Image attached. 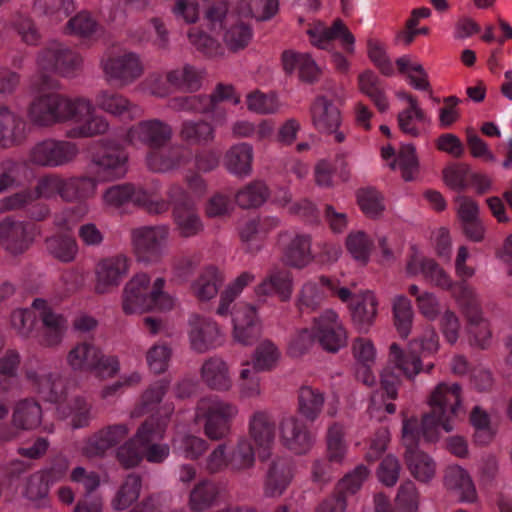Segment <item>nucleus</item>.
I'll return each mask as SVG.
<instances>
[{"label":"nucleus","instance_id":"obj_1","mask_svg":"<svg viewBox=\"0 0 512 512\" xmlns=\"http://www.w3.org/2000/svg\"><path fill=\"white\" fill-rule=\"evenodd\" d=\"M89 113L91 105L85 99L72 101L61 94L48 93L31 102L28 116L35 125L50 126L57 122H81Z\"/></svg>","mask_w":512,"mask_h":512},{"label":"nucleus","instance_id":"obj_2","mask_svg":"<svg viewBox=\"0 0 512 512\" xmlns=\"http://www.w3.org/2000/svg\"><path fill=\"white\" fill-rule=\"evenodd\" d=\"M165 280L157 278L150 285L146 273L136 274L123 291L122 308L126 315L150 311H167L173 307L172 298L163 291Z\"/></svg>","mask_w":512,"mask_h":512},{"label":"nucleus","instance_id":"obj_3","mask_svg":"<svg viewBox=\"0 0 512 512\" xmlns=\"http://www.w3.org/2000/svg\"><path fill=\"white\" fill-rule=\"evenodd\" d=\"M439 346L438 335L431 330L428 335L410 341L406 352L397 343H392L389 350L395 367L412 379L421 371L430 373L434 363L429 359L438 352Z\"/></svg>","mask_w":512,"mask_h":512},{"label":"nucleus","instance_id":"obj_4","mask_svg":"<svg viewBox=\"0 0 512 512\" xmlns=\"http://www.w3.org/2000/svg\"><path fill=\"white\" fill-rule=\"evenodd\" d=\"M461 386L457 383L448 386L440 383L431 393L429 405L431 411L425 413L421 419V435L427 442H436L439 439L438 426L445 415L446 406L449 405V412L456 415L461 404Z\"/></svg>","mask_w":512,"mask_h":512},{"label":"nucleus","instance_id":"obj_5","mask_svg":"<svg viewBox=\"0 0 512 512\" xmlns=\"http://www.w3.org/2000/svg\"><path fill=\"white\" fill-rule=\"evenodd\" d=\"M168 417L151 415L137 429L133 438L117 449V459L121 466L130 469L142 461L145 448L152 441L162 438Z\"/></svg>","mask_w":512,"mask_h":512},{"label":"nucleus","instance_id":"obj_6","mask_svg":"<svg viewBox=\"0 0 512 512\" xmlns=\"http://www.w3.org/2000/svg\"><path fill=\"white\" fill-rule=\"evenodd\" d=\"M168 197L178 235L189 238L199 234L203 230V224L193 199L177 186L169 190Z\"/></svg>","mask_w":512,"mask_h":512},{"label":"nucleus","instance_id":"obj_7","mask_svg":"<svg viewBox=\"0 0 512 512\" xmlns=\"http://www.w3.org/2000/svg\"><path fill=\"white\" fill-rule=\"evenodd\" d=\"M167 225L143 226L131 232L132 243L137 260L144 263L158 262L163 254V245L167 240Z\"/></svg>","mask_w":512,"mask_h":512},{"label":"nucleus","instance_id":"obj_8","mask_svg":"<svg viewBox=\"0 0 512 512\" xmlns=\"http://www.w3.org/2000/svg\"><path fill=\"white\" fill-rule=\"evenodd\" d=\"M97 174L106 181L123 178L128 171V154L119 145H104L92 155Z\"/></svg>","mask_w":512,"mask_h":512},{"label":"nucleus","instance_id":"obj_9","mask_svg":"<svg viewBox=\"0 0 512 512\" xmlns=\"http://www.w3.org/2000/svg\"><path fill=\"white\" fill-rule=\"evenodd\" d=\"M172 133L169 124L151 119L133 125L127 132V138L131 143L139 142L154 151L164 147L171 140Z\"/></svg>","mask_w":512,"mask_h":512},{"label":"nucleus","instance_id":"obj_10","mask_svg":"<svg viewBox=\"0 0 512 512\" xmlns=\"http://www.w3.org/2000/svg\"><path fill=\"white\" fill-rule=\"evenodd\" d=\"M76 145L67 141L45 140L31 151V161L37 165L56 167L72 161L77 155Z\"/></svg>","mask_w":512,"mask_h":512},{"label":"nucleus","instance_id":"obj_11","mask_svg":"<svg viewBox=\"0 0 512 512\" xmlns=\"http://www.w3.org/2000/svg\"><path fill=\"white\" fill-rule=\"evenodd\" d=\"M103 69L107 77L116 80L120 86L132 83L143 74L139 56L133 52L108 58Z\"/></svg>","mask_w":512,"mask_h":512},{"label":"nucleus","instance_id":"obj_12","mask_svg":"<svg viewBox=\"0 0 512 512\" xmlns=\"http://www.w3.org/2000/svg\"><path fill=\"white\" fill-rule=\"evenodd\" d=\"M78 64V56L58 42H52L38 56L39 68L45 71H55L67 75Z\"/></svg>","mask_w":512,"mask_h":512},{"label":"nucleus","instance_id":"obj_13","mask_svg":"<svg viewBox=\"0 0 512 512\" xmlns=\"http://www.w3.org/2000/svg\"><path fill=\"white\" fill-rule=\"evenodd\" d=\"M234 414V407L226 402L214 400L204 411V430L207 437L219 441L228 435L230 420Z\"/></svg>","mask_w":512,"mask_h":512},{"label":"nucleus","instance_id":"obj_14","mask_svg":"<svg viewBox=\"0 0 512 512\" xmlns=\"http://www.w3.org/2000/svg\"><path fill=\"white\" fill-rule=\"evenodd\" d=\"M337 315L328 311L315 320L316 338L322 348L335 353L346 344L347 336L343 327L336 322Z\"/></svg>","mask_w":512,"mask_h":512},{"label":"nucleus","instance_id":"obj_15","mask_svg":"<svg viewBox=\"0 0 512 512\" xmlns=\"http://www.w3.org/2000/svg\"><path fill=\"white\" fill-rule=\"evenodd\" d=\"M28 228L27 223L6 218L0 222V244L14 256L24 253L33 241Z\"/></svg>","mask_w":512,"mask_h":512},{"label":"nucleus","instance_id":"obj_16","mask_svg":"<svg viewBox=\"0 0 512 512\" xmlns=\"http://www.w3.org/2000/svg\"><path fill=\"white\" fill-rule=\"evenodd\" d=\"M293 478L292 461L277 457L269 464L265 475V494L270 497L280 496Z\"/></svg>","mask_w":512,"mask_h":512},{"label":"nucleus","instance_id":"obj_17","mask_svg":"<svg viewBox=\"0 0 512 512\" xmlns=\"http://www.w3.org/2000/svg\"><path fill=\"white\" fill-rule=\"evenodd\" d=\"M128 434L125 425L108 426L92 435L83 448V454L88 458L101 457L105 452L116 446Z\"/></svg>","mask_w":512,"mask_h":512},{"label":"nucleus","instance_id":"obj_18","mask_svg":"<svg viewBox=\"0 0 512 512\" xmlns=\"http://www.w3.org/2000/svg\"><path fill=\"white\" fill-rule=\"evenodd\" d=\"M190 158V152L184 146L173 145L165 150L151 151L147 165L154 172H168L186 165Z\"/></svg>","mask_w":512,"mask_h":512},{"label":"nucleus","instance_id":"obj_19","mask_svg":"<svg viewBox=\"0 0 512 512\" xmlns=\"http://www.w3.org/2000/svg\"><path fill=\"white\" fill-rule=\"evenodd\" d=\"M283 444L295 454H304L312 446V436L297 418L289 417L280 424Z\"/></svg>","mask_w":512,"mask_h":512},{"label":"nucleus","instance_id":"obj_20","mask_svg":"<svg viewBox=\"0 0 512 512\" xmlns=\"http://www.w3.org/2000/svg\"><path fill=\"white\" fill-rule=\"evenodd\" d=\"M128 271L127 259L124 256H115L102 260L96 270V292L104 294L111 287L119 285L120 280Z\"/></svg>","mask_w":512,"mask_h":512},{"label":"nucleus","instance_id":"obj_21","mask_svg":"<svg viewBox=\"0 0 512 512\" xmlns=\"http://www.w3.org/2000/svg\"><path fill=\"white\" fill-rule=\"evenodd\" d=\"M310 110L313 125L319 132L331 134L341 124L340 110L326 96H317Z\"/></svg>","mask_w":512,"mask_h":512},{"label":"nucleus","instance_id":"obj_22","mask_svg":"<svg viewBox=\"0 0 512 512\" xmlns=\"http://www.w3.org/2000/svg\"><path fill=\"white\" fill-rule=\"evenodd\" d=\"M233 321L234 337L239 343L252 345L260 338L261 325L255 306L247 305L244 310L238 311Z\"/></svg>","mask_w":512,"mask_h":512},{"label":"nucleus","instance_id":"obj_23","mask_svg":"<svg viewBox=\"0 0 512 512\" xmlns=\"http://www.w3.org/2000/svg\"><path fill=\"white\" fill-rule=\"evenodd\" d=\"M377 299L374 294L367 291L360 295L350 305L353 325L360 333H367L377 316Z\"/></svg>","mask_w":512,"mask_h":512},{"label":"nucleus","instance_id":"obj_24","mask_svg":"<svg viewBox=\"0 0 512 512\" xmlns=\"http://www.w3.org/2000/svg\"><path fill=\"white\" fill-rule=\"evenodd\" d=\"M189 337L192 348L199 353H205L216 347L219 329L213 321L196 318L191 323Z\"/></svg>","mask_w":512,"mask_h":512},{"label":"nucleus","instance_id":"obj_25","mask_svg":"<svg viewBox=\"0 0 512 512\" xmlns=\"http://www.w3.org/2000/svg\"><path fill=\"white\" fill-rule=\"evenodd\" d=\"M201 378L213 390L227 391L232 386L228 365L219 357H211L203 363Z\"/></svg>","mask_w":512,"mask_h":512},{"label":"nucleus","instance_id":"obj_26","mask_svg":"<svg viewBox=\"0 0 512 512\" xmlns=\"http://www.w3.org/2000/svg\"><path fill=\"white\" fill-rule=\"evenodd\" d=\"M250 435L255 443L263 448L259 453V459L264 461L270 457L268 449L274 442L275 424L263 412L254 414L250 423Z\"/></svg>","mask_w":512,"mask_h":512},{"label":"nucleus","instance_id":"obj_27","mask_svg":"<svg viewBox=\"0 0 512 512\" xmlns=\"http://www.w3.org/2000/svg\"><path fill=\"white\" fill-rule=\"evenodd\" d=\"M444 485L458 494L461 501L473 502L476 489L468 472L460 466H450L445 471Z\"/></svg>","mask_w":512,"mask_h":512},{"label":"nucleus","instance_id":"obj_28","mask_svg":"<svg viewBox=\"0 0 512 512\" xmlns=\"http://www.w3.org/2000/svg\"><path fill=\"white\" fill-rule=\"evenodd\" d=\"M219 495L220 490L216 483L202 480L191 489L188 507L191 512H205L218 503Z\"/></svg>","mask_w":512,"mask_h":512},{"label":"nucleus","instance_id":"obj_29","mask_svg":"<svg viewBox=\"0 0 512 512\" xmlns=\"http://www.w3.org/2000/svg\"><path fill=\"white\" fill-rule=\"evenodd\" d=\"M103 197L107 204L114 207H121L129 201L134 205H143L147 200L146 191L131 183L113 185L106 189Z\"/></svg>","mask_w":512,"mask_h":512},{"label":"nucleus","instance_id":"obj_30","mask_svg":"<svg viewBox=\"0 0 512 512\" xmlns=\"http://www.w3.org/2000/svg\"><path fill=\"white\" fill-rule=\"evenodd\" d=\"M179 136L188 144L207 146L215 139V128L203 119L186 120L181 124Z\"/></svg>","mask_w":512,"mask_h":512},{"label":"nucleus","instance_id":"obj_31","mask_svg":"<svg viewBox=\"0 0 512 512\" xmlns=\"http://www.w3.org/2000/svg\"><path fill=\"white\" fill-rule=\"evenodd\" d=\"M404 460L410 473L422 483L430 482L436 472V464L433 459L418 448L405 451Z\"/></svg>","mask_w":512,"mask_h":512},{"label":"nucleus","instance_id":"obj_32","mask_svg":"<svg viewBox=\"0 0 512 512\" xmlns=\"http://www.w3.org/2000/svg\"><path fill=\"white\" fill-rule=\"evenodd\" d=\"M24 123L7 107L0 106V147L19 144L23 138Z\"/></svg>","mask_w":512,"mask_h":512},{"label":"nucleus","instance_id":"obj_33","mask_svg":"<svg viewBox=\"0 0 512 512\" xmlns=\"http://www.w3.org/2000/svg\"><path fill=\"white\" fill-rule=\"evenodd\" d=\"M253 148L247 143L232 146L225 154L224 164L233 174L247 176L252 170Z\"/></svg>","mask_w":512,"mask_h":512},{"label":"nucleus","instance_id":"obj_34","mask_svg":"<svg viewBox=\"0 0 512 512\" xmlns=\"http://www.w3.org/2000/svg\"><path fill=\"white\" fill-rule=\"evenodd\" d=\"M39 320L42 323L41 343L46 346L59 344L66 329V319L61 314H57L52 310L50 312H42L39 315Z\"/></svg>","mask_w":512,"mask_h":512},{"label":"nucleus","instance_id":"obj_35","mask_svg":"<svg viewBox=\"0 0 512 512\" xmlns=\"http://www.w3.org/2000/svg\"><path fill=\"white\" fill-rule=\"evenodd\" d=\"M97 182L92 177L80 176L64 179V191L61 198L66 202H74L91 198L96 191Z\"/></svg>","mask_w":512,"mask_h":512},{"label":"nucleus","instance_id":"obj_36","mask_svg":"<svg viewBox=\"0 0 512 512\" xmlns=\"http://www.w3.org/2000/svg\"><path fill=\"white\" fill-rule=\"evenodd\" d=\"M310 245L308 236L297 235L284 251V264L296 268L306 266L312 260Z\"/></svg>","mask_w":512,"mask_h":512},{"label":"nucleus","instance_id":"obj_37","mask_svg":"<svg viewBox=\"0 0 512 512\" xmlns=\"http://www.w3.org/2000/svg\"><path fill=\"white\" fill-rule=\"evenodd\" d=\"M45 247L51 256L64 263L73 261L78 251L75 239L66 234L46 238Z\"/></svg>","mask_w":512,"mask_h":512},{"label":"nucleus","instance_id":"obj_38","mask_svg":"<svg viewBox=\"0 0 512 512\" xmlns=\"http://www.w3.org/2000/svg\"><path fill=\"white\" fill-rule=\"evenodd\" d=\"M41 419V407L32 399L20 401L13 413L14 424L22 429H33L38 427L41 423Z\"/></svg>","mask_w":512,"mask_h":512},{"label":"nucleus","instance_id":"obj_39","mask_svg":"<svg viewBox=\"0 0 512 512\" xmlns=\"http://www.w3.org/2000/svg\"><path fill=\"white\" fill-rule=\"evenodd\" d=\"M324 404V396L310 386H302L298 393V411L309 421H314Z\"/></svg>","mask_w":512,"mask_h":512},{"label":"nucleus","instance_id":"obj_40","mask_svg":"<svg viewBox=\"0 0 512 512\" xmlns=\"http://www.w3.org/2000/svg\"><path fill=\"white\" fill-rule=\"evenodd\" d=\"M269 197L268 187L262 181H253L239 190L235 196L236 203L243 209L257 208Z\"/></svg>","mask_w":512,"mask_h":512},{"label":"nucleus","instance_id":"obj_41","mask_svg":"<svg viewBox=\"0 0 512 512\" xmlns=\"http://www.w3.org/2000/svg\"><path fill=\"white\" fill-rule=\"evenodd\" d=\"M359 89L366 94L376 105L380 112L388 109V102L384 90L379 86V78L370 70H366L358 77Z\"/></svg>","mask_w":512,"mask_h":512},{"label":"nucleus","instance_id":"obj_42","mask_svg":"<svg viewBox=\"0 0 512 512\" xmlns=\"http://www.w3.org/2000/svg\"><path fill=\"white\" fill-rule=\"evenodd\" d=\"M470 166L466 163H452L442 170V180L455 192H464L469 187Z\"/></svg>","mask_w":512,"mask_h":512},{"label":"nucleus","instance_id":"obj_43","mask_svg":"<svg viewBox=\"0 0 512 512\" xmlns=\"http://www.w3.org/2000/svg\"><path fill=\"white\" fill-rule=\"evenodd\" d=\"M255 452L252 444L246 440H240L227 458V467L234 472H243L253 467Z\"/></svg>","mask_w":512,"mask_h":512},{"label":"nucleus","instance_id":"obj_44","mask_svg":"<svg viewBox=\"0 0 512 512\" xmlns=\"http://www.w3.org/2000/svg\"><path fill=\"white\" fill-rule=\"evenodd\" d=\"M334 39H340L344 45H347L346 49L349 53L354 51L353 44L355 42V38L341 19H336L331 27L320 25V38L313 41V44L324 48L322 43L329 42Z\"/></svg>","mask_w":512,"mask_h":512},{"label":"nucleus","instance_id":"obj_45","mask_svg":"<svg viewBox=\"0 0 512 512\" xmlns=\"http://www.w3.org/2000/svg\"><path fill=\"white\" fill-rule=\"evenodd\" d=\"M393 314L394 324L399 335L402 338H407L412 327L413 311L411 302L406 296L399 295L394 299Z\"/></svg>","mask_w":512,"mask_h":512},{"label":"nucleus","instance_id":"obj_46","mask_svg":"<svg viewBox=\"0 0 512 512\" xmlns=\"http://www.w3.org/2000/svg\"><path fill=\"white\" fill-rule=\"evenodd\" d=\"M361 211L368 217L376 219L381 216L385 206L383 196L373 187L361 188L356 193Z\"/></svg>","mask_w":512,"mask_h":512},{"label":"nucleus","instance_id":"obj_47","mask_svg":"<svg viewBox=\"0 0 512 512\" xmlns=\"http://www.w3.org/2000/svg\"><path fill=\"white\" fill-rule=\"evenodd\" d=\"M374 247L373 240L363 231L351 232L346 238V248L358 262L366 265Z\"/></svg>","mask_w":512,"mask_h":512},{"label":"nucleus","instance_id":"obj_48","mask_svg":"<svg viewBox=\"0 0 512 512\" xmlns=\"http://www.w3.org/2000/svg\"><path fill=\"white\" fill-rule=\"evenodd\" d=\"M228 3L217 0L209 4L204 12L203 27L212 33H218L227 27Z\"/></svg>","mask_w":512,"mask_h":512},{"label":"nucleus","instance_id":"obj_49","mask_svg":"<svg viewBox=\"0 0 512 512\" xmlns=\"http://www.w3.org/2000/svg\"><path fill=\"white\" fill-rule=\"evenodd\" d=\"M273 290L282 301H288L293 291V277L286 265H274L268 274Z\"/></svg>","mask_w":512,"mask_h":512},{"label":"nucleus","instance_id":"obj_50","mask_svg":"<svg viewBox=\"0 0 512 512\" xmlns=\"http://www.w3.org/2000/svg\"><path fill=\"white\" fill-rule=\"evenodd\" d=\"M252 38V30L249 25L241 22L233 24L226 29L223 42L233 53L246 48Z\"/></svg>","mask_w":512,"mask_h":512},{"label":"nucleus","instance_id":"obj_51","mask_svg":"<svg viewBox=\"0 0 512 512\" xmlns=\"http://www.w3.org/2000/svg\"><path fill=\"white\" fill-rule=\"evenodd\" d=\"M89 371L96 373L98 377H113L119 371V361L115 356H106L101 349L94 346L91 351Z\"/></svg>","mask_w":512,"mask_h":512},{"label":"nucleus","instance_id":"obj_52","mask_svg":"<svg viewBox=\"0 0 512 512\" xmlns=\"http://www.w3.org/2000/svg\"><path fill=\"white\" fill-rule=\"evenodd\" d=\"M280 357V352L273 342L264 340L255 349L253 354V369L255 371L270 370Z\"/></svg>","mask_w":512,"mask_h":512},{"label":"nucleus","instance_id":"obj_53","mask_svg":"<svg viewBox=\"0 0 512 512\" xmlns=\"http://www.w3.org/2000/svg\"><path fill=\"white\" fill-rule=\"evenodd\" d=\"M141 478L137 475H129L122 484L113 500V507L116 510H124L135 502L140 494Z\"/></svg>","mask_w":512,"mask_h":512},{"label":"nucleus","instance_id":"obj_54","mask_svg":"<svg viewBox=\"0 0 512 512\" xmlns=\"http://www.w3.org/2000/svg\"><path fill=\"white\" fill-rule=\"evenodd\" d=\"M188 38L195 48L206 56L216 57L224 54L221 44L203 29H191Z\"/></svg>","mask_w":512,"mask_h":512},{"label":"nucleus","instance_id":"obj_55","mask_svg":"<svg viewBox=\"0 0 512 512\" xmlns=\"http://www.w3.org/2000/svg\"><path fill=\"white\" fill-rule=\"evenodd\" d=\"M95 101L100 109L115 116L123 114L130 106L128 99L118 93L109 91H100Z\"/></svg>","mask_w":512,"mask_h":512},{"label":"nucleus","instance_id":"obj_56","mask_svg":"<svg viewBox=\"0 0 512 512\" xmlns=\"http://www.w3.org/2000/svg\"><path fill=\"white\" fill-rule=\"evenodd\" d=\"M168 382L160 380L149 388H147L142 396L138 407V415H142L154 410V408L162 401L163 396L168 390Z\"/></svg>","mask_w":512,"mask_h":512},{"label":"nucleus","instance_id":"obj_57","mask_svg":"<svg viewBox=\"0 0 512 512\" xmlns=\"http://www.w3.org/2000/svg\"><path fill=\"white\" fill-rule=\"evenodd\" d=\"M399 167L402 170V178L405 181H412L419 170V161L416 155V148L413 144L402 145L398 152Z\"/></svg>","mask_w":512,"mask_h":512},{"label":"nucleus","instance_id":"obj_58","mask_svg":"<svg viewBox=\"0 0 512 512\" xmlns=\"http://www.w3.org/2000/svg\"><path fill=\"white\" fill-rule=\"evenodd\" d=\"M213 101V98L209 99L207 95H193L176 97L172 99L174 108L200 114H208L214 112L212 109Z\"/></svg>","mask_w":512,"mask_h":512},{"label":"nucleus","instance_id":"obj_59","mask_svg":"<svg viewBox=\"0 0 512 512\" xmlns=\"http://www.w3.org/2000/svg\"><path fill=\"white\" fill-rule=\"evenodd\" d=\"M368 475L367 467L363 464L358 465L353 472L348 473L338 482L335 493L342 494L345 497L346 493H356Z\"/></svg>","mask_w":512,"mask_h":512},{"label":"nucleus","instance_id":"obj_60","mask_svg":"<svg viewBox=\"0 0 512 512\" xmlns=\"http://www.w3.org/2000/svg\"><path fill=\"white\" fill-rule=\"evenodd\" d=\"M396 504L402 512H417L419 507V493L411 480L405 481L399 487Z\"/></svg>","mask_w":512,"mask_h":512},{"label":"nucleus","instance_id":"obj_61","mask_svg":"<svg viewBox=\"0 0 512 512\" xmlns=\"http://www.w3.org/2000/svg\"><path fill=\"white\" fill-rule=\"evenodd\" d=\"M420 271L425 278L433 281L437 286L443 289H451L452 282L448 274L439 264L431 258H421Z\"/></svg>","mask_w":512,"mask_h":512},{"label":"nucleus","instance_id":"obj_62","mask_svg":"<svg viewBox=\"0 0 512 512\" xmlns=\"http://www.w3.org/2000/svg\"><path fill=\"white\" fill-rule=\"evenodd\" d=\"M401 470V464L399 460L392 454H388L381 461L377 476L379 481L387 487H393L398 479Z\"/></svg>","mask_w":512,"mask_h":512},{"label":"nucleus","instance_id":"obj_63","mask_svg":"<svg viewBox=\"0 0 512 512\" xmlns=\"http://www.w3.org/2000/svg\"><path fill=\"white\" fill-rule=\"evenodd\" d=\"M62 191H64V179L57 175H49L38 180L33 193L35 199L41 197L49 199L55 195L61 197Z\"/></svg>","mask_w":512,"mask_h":512},{"label":"nucleus","instance_id":"obj_64","mask_svg":"<svg viewBox=\"0 0 512 512\" xmlns=\"http://www.w3.org/2000/svg\"><path fill=\"white\" fill-rule=\"evenodd\" d=\"M248 109L260 114L274 113L278 109L275 95L254 91L247 96Z\"/></svg>","mask_w":512,"mask_h":512}]
</instances>
